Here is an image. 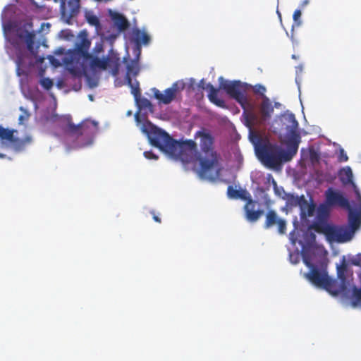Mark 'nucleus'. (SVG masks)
Returning <instances> with one entry per match:
<instances>
[{"label": "nucleus", "instance_id": "nucleus-26", "mask_svg": "<svg viewBox=\"0 0 361 361\" xmlns=\"http://www.w3.org/2000/svg\"><path fill=\"white\" fill-rule=\"evenodd\" d=\"M207 88L209 89L208 98L209 101L219 107L224 108L226 104L223 99L218 97V89L215 88L211 83L207 85Z\"/></svg>", "mask_w": 361, "mask_h": 361}, {"label": "nucleus", "instance_id": "nucleus-24", "mask_svg": "<svg viewBox=\"0 0 361 361\" xmlns=\"http://www.w3.org/2000/svg\"><path fill=\"white\" fill-rule=\"evenodd\" d=\"M340 178L341 182L346 184H352L357 195L360 197V194L357 190V186L353 181V170L350 166H345L341 170Z\"/></svg>", "mask_w": 361, "mask_h": 361}, {"label": "nucleus", "instance_id": "nucleus-30", "mask_svg": "<svg viewBox=\"0 0 361 361\" xmlns=\"http://www.w3.org/2000/svg\"><path fill=\"white\" fill-rule=\"evenodd\" d=\"M86 20L90 25L94 26L97 28L100 26V22L99 18H97V16L93 14L86 15Z\"/></svg>", "mask_w": 361, "mask_h": 361}, {"label": "nucleus", "instance_id": "nucleus-46", "mask_svg": "<svg viewBox=\"0 0 361 361\" xmlns=\"http://www.w3.org/2000/svg\"><path fill=\"white\" fill-rule=\"evenodd\" d=\"M277 13H278L279 16L281 18V13L278 10H277Z\"/></svg>", "mask_w": 361, "mask_h": 361}, {"label": "nucleus", "instance_id": "nucleus-15", "mask_svg": "<svg viewBox=\"0 0 361 361\" xmlns=\"http://www.w3.org/2000/svg\"><path fill=\"white\" fill-rule=\"evenodd\" d=\"M12 44L16 49V74L20 76L25 73L23 69L27 68V61L30 59V56L26 51L25 46L23 44H21L18 40L13 39Z\"/></svg>", "mask_w": 361, "mask_h": 361}, {"label": "nucleus", "instance_id": "nucleus-7", "mask_svg": "<svg viewBox=\"0 0 361 361\" xmlns=\"http://www.w3.org/2000/svg\"><path fill=\"white\" fill-rule=\"evenodd\" d=\"M250 107L251 108L250 111L246 109L243 113V116L245 118V125L250 129L255 126H260L263 125L271 118V114L274 111V107L270 99L267 97H264L260 104V116L253 111L251 106Z\"/></svg>", "mask_w": 361, "mask_h": 361}, {"label": "nucleus", "instance_id": "nucleus-8", "mask_svg": "<svg viewBox=\"0 0 361 361\" xmlns=\"http://www.w3.org/2000/svg\"><path fill=\"white\" fill-rule=\"evenodd\" d=\"M219 87L225 90L231 98L235 99L244 111L250 106L246 95L247 84L242 83L239 80H224L222 77L219 78Z\"/></svg>", "mask_w": 361, "mask_h": 361}, {"label": "nucleus", "instance_id": "nucleus-14", "mask_svg": "<svg viewBox=\"0 0 361 361\" xmlns=\"http://www.w3.org/2000/svg\"><path fill=\"white\" fill-rule=\"evenodd\" d=\"M184 87V83L177 81L173 83L171 87L165 90L164 93H161L159 90L154 88V97L159 103L169 104L176 98L177 93L183 90Z\"/></svg>", "mask_w": 361, "mask_h": 361}, {"label": "nucleus", "instance_id": "nucleus-18", "mask_svg": "<svg viewBox=\"0 0 361 361\" xmlns=\"http://www.w3.org/2000/svg\"><path fill=\"white\" fill-rule=\"evenodd\" d=\"M204 158L200 157V172L202 176H207L208 173L218 165V156L216 152L205 154Z\"/></svg>", "mask_w": 361, "mask_h": 361}, {"label": "nucleus", "instance_id": "nucleus-34", "mask_svg": "<svg viewBox=\"0 0 361 361\" xmlns=\"http://www.w3.org/2000/svg\"><path fill=\"white\" fill-rule=\"evenodd\" d=\"M290 260L293 264H297L299 262V252H290L289 255Z\"/></svg>", "mask_w": 361, "mask_h": 361}, {"label": "nucleus", "instance_id": "nucleus-39", "mask_svg": "<svg viewBox=\"0 0 361 361\" xmlns=\"http://www.w3.org/2000/svg\"><path fill=\"white\" fill-rule=\"evenodd\" d=\"M153 219L156 222L161 223V219L159 216H157V215H155L154 214H153Z\"/></svg>", "mask_w": 361, "mask_h": 361}, {"label": "nucleus", "instance_id": "nucleus-47", "mask_svg": "<svg viewBox=\"0 0 361 361\" xmlns=\"http://www.w3.org/2000/svg\"><path fill=\"white\" fill-rule=\"evenodd\" d=\"M317 175L319 174V172H318V171L317 172Z\"/></svg>", "mask_w": 361, "mask_h": 361}, {"label": "nucleus", "instance_id": "nucleus-28", "mask_svg": "<svg viewBox=\"0 0 361 361\" xmlns=\"http://www.w3.org/2000/svg\"><path fill=\"white\" fill-rule=\"evenodd\" d=\"M80 0H69L68 6H69V16L74 17L78 15L80 11Z\"/></svg>", "mask_w": 361, "mask_h": 361}, {"label": "nucleus", "instance_id": "nucleus-40", "mask_svg": "<svg viewBox=\"0 0 361 361\" xmlns=\"http://www.w3.org/2000/svg\"><path fill=\"white\" fill-rule=\"evenodd\" d=\"M204 80H202L200 81V82L199 86H200V87H202V89H204L205 87H204Z\"/></svg>", "mask_w": 361, "mask_h": 361}, {"label": "nucleus", "instance_id": "nucleus-41", "mask_svg": "<svg viewBox=\"0 0 361 361\" xmlns=\"http://www.w3.org/2000/svg\"><path fill=\"white\" fill-rule=\"evenodd\" d=\"M118 64L116 65V68L114 70V74L116 75L118 73Z\"/></svg>", "mask_w": 361, "mask_h": 361}, {"label": "nucleus", "instance_id": "nucleus-6", "mask_svg": "<svg viewBox=\"0 0 361 361\" xmlns=\"http://www.w3.org/2000/svg\"><path fill=\"white\" fill-rule=\"evenodd\" d=\"M227 195L230 199H240L246 201L244 206L246 219L250 222L257 221L263 214V210H255L256 202L252 199L250 194L243 189L236 190L232 185L227 188Z\"/></svg>", "mask_w": 361, "mask_h": 361}, {"label": "nucleus", "instance_id": "nucleus-38", "mask_svg": "<svg viewBox=\"0 0 361 361\" xmlns=\"http://www.w3.org/2000/svg\"><path fill=\"white\" fill-rule=\"evenodd\" d=\"M28 117H29V115H27V116L20 115L18 118L19 123L20 124L23 123L24 121L27 120L28 118Z\"/></svg>", "mask_w": 361, "mask_h": 361}, {"label": "nucleus", "instance_id": "nucleus-9", "mask_svg": "<svg viewBox=\"0 0 361 361\" xmlns=\"http://www.w3.org/2000/svg\"><path fill=\"white\" fill-rule=\"evenodd\" d=\"M97 128V124L95 121L87 120L78 125H75L71 121H68L66 131L68 135L75 137L78 140L75 147H81L87 144L82 141L90 140Z\"/></svg>", "mask_w": 361, "mask_h": 361}, {"label": "nucleus", "instance_id": "nucleus-5", "mask_svg": "<svg viewBox=\"0 0 361 361\" xmlns=\"http://www.w3.org/2000/svg\"><path fill=\"white\" fill-rule=\"evenodd\" d=\"M286 149L269 142H260L255 145L256 154L261 162L267 167L275 169L283 162L288 161L297 154L298 149L285 144Z\"/></svg>", "mask_w": 361, "mask_h": 361}, {"label": "nucleus", "instance_id": "nucleus-45", "mask_svg": "<svg viewBox=\"0 0 361 361\" xmlns=\"http://www.w3.org/2000/svg\"><path fill=\"white\" fill-rule=\"evenodd\" d=\"M61 6H62V7H63V8H64V6H65V2H64V1H62V5H61Z\"/></svg>", "mask_w": 361, "mask_h": 361}, {"label": "nucleus", "instance_id": "nucleus-33", "mask_svg": "<svg viewBox=\"0 0 361 361\" xmlns=\"http://www.w3.org/2000/svg\"><path fill=\"white\" fill-rule=\"evenodd\" d=\"M144 156L147 159H158V156L156 155L152 151H145L144 152Z\"/></svg>", "mask_w": 361, "mask_h": 361}, {"label": "nucleus", "instance_id": "nucleus-11", "mask_svg": "<svg viewBox=\"0 0 361 361\" xmlns=\"http://www.w3.org/2000/svg\"><path fill=\"white\" fill-rule=\"evenodd\" d=\"M133 41L136 45V57L127 65L126 80H128V77H131V75L137 76L138 75L140 69L139 59L141 54V45L147 44L150 41V37L146 32H142L139 29H135L133 31Z\"/></svg>", "mask_w": 361, "mask_h": 361}, {"label": "nucleus", "instance_id": "nucleus-16", "mask_svg": "<svg viewBox=\"0 0 361 361\" xmlns=\"http://www.w3.org/2000/svg\"><path fill=\"white\" fill-rule=\"evenodd\" d=\"M276 226L278 233L283 235L286 233V221L277 214L276 212L270 209L267 211L265 216V221L263 227L265 229H269Z\"/></svg>", "mask_w": 361, "mask_h": 361}, {"label": "nucleus", "instance_id": "nucleus-44", "mask_svg": "<svg viewBox=\"0 0 361 361\" xmlns=\"http://www.w3.org/2000/svg\"><path fill=\"white\" fill-rule=\"evenodd\" d=\"M6 157L5 154L0 153V158H4Z\"/></svg>", "mask_w": 361, "mask_h": 361}, {"label": "nucleus", "instance_id": "nucleus-22", "mask_svg": "<svg viewBox=\"0 0 361 361\" xmlns=\"http://www.w3.org/2000/svg\"><path fill=\"white\" fill-rule=\"evenodd\" d=\"M16 35L19 39L25 42L27 50L32 53L34 51L35 33L33 31L30 32L25 29L19 28L17 30Z\"/></svg>", "mask_w": 361, "mask_h": 361}, {"label": "nucleus", "instance_id": "nucleus-37", "mask_svg": "<svg viewBox=\"0 0 361 361\" xmlns=\"http://www.w3.org/2000/svg\"><path fill=\"white\" fill-rule=\"evenodd\" d=\"M340 154H341V157H343L345 161H348V157L345 153L343 148H342L341 147H340Z\"/></svg>", "mask_w": 361, "mask_h": 361}, {"label": "nucleus", "instance_id": "nucleus-42", "mask_svg": "<svg viewBox=\"0 0 361 361\" xmlns=\"http://www.w3.org/2000/svg\"><path fill=\"white\" fill-rule=\"evenodd\" d=\"M309 3V0H304L302 2V6H306Z\"/></svg>", "mask_w": 361, "mask_h": 361}, {"label": "nucleus", "instance_id": "nucleus-25", "mask_svg": "<svg viewBox=\"0 0 361 361\" xmlns=\"http://www.w3.org/2000/svg\"><path fill=\"white\" fill-rule=\"evenodd\" d=\"M111 17L114 25L119 31H124L129 27L130 23L128 20L122 14L117 12H113L111 13Z\"/></svg>", "mask_w": 361, "mask_h": 361}, {"label": "nucleus", "instance_id": "nucleus-27", "mask_svg": "<svg viewBox=\"0 0 361 361\" xmlns=\"http://www.w3.org/2000/svg\"><path fill=\"white\" fill-rule=\"evenodd\" d=\"M126 81L131 88V93L134 96L135 100H137V98L141 96L138 81L135 80V83H133L131 77H128V80H126Z\"/></svg>", "mask_w": 361, "mask_h": 361}, {"label": "nucleus", "instance_id": "nucleus-20", "mask_svg": "<svg viewBox=\"0 0 361 361\" xmlns=\"http://www.w3.org/2000/svg\"><path fill=\"white\" fill-rule=\"evenodd\" d=\"M348 233H352V238L355 232L360 229L361 226V211L359 209H353L350 207L348 209Z\"/></svg>", "mask_w": 361, "mask_h": 361}, {"label": "nucleus", "instance_id": "nucleus-21", "mask_svg": "<svg viewBox=\"0 0 361 361\" xmlns=\"http://www.w3.org/2000/svg\"><path fill=\"white\" fill-rule=\"evenodd\" d=\"M331 206L325 202L317 207V233L322 226L329 224L328 218L330 215Z\"/></svg>", "mask_w": 361, "mask_h": 361}, {"label": "nucleus", "instance_id": "nucleus-10", "mask_svg": "<svg viewBox=\"0 0 361 361\" xmlns=\"http://www.w3.org/2000/svg\"><path fill=\"white\" fill-rule=\"evenodd\" d=\"M281 122L286 130L284 143L289 144L294 149L297 148L298 149L301 137L298 122L295 115L292 113L284 114L281 117Z\"/></svg>", "mask_w": 361, "mask_h": 361}, {"label": "nucleus", "instance_id": "nucleus-2", "mask_svg": "<svg viewBox=\"0 0 361 361\" xmlns=\"http://www.w3.org/2000/svg\"><path fill=\"white\" fill-rule=\"evenodd\" d=\"M337 278L317 269V294L326 291L346 309L361 310V288H357L346 277L348 263L345 255L336 264Z\"/></svg>", "mask_w": 361, "mask_h": 361}, {"label": "nucleus", "instance_id": "nucleus-4", "mask_svg": "<svg viewBox=\"0 0 361 361\" xmlns=\"http://www.w3.org/2000/svg\"><path fill=\"white\" fill-rule=\"evenodd\" d=\"M91 42L85 32H80L75 47L69 50L68 56L63 59L67 65L81 71H85L89 67L94 69L99 68L106 70L109 66V58L99 59L89 53Z\"/></svg>", "mask_w": 361, "mask_h": 361}, {"label": "nucleus", "instance_id": "nucleus-23", "mask_svg": "<svg viewBox=\"0 0 361 361\" xmlns=\"http://www.w3.org/2000/svg\"><path fill=\"white\" fill-rule=\"evenodd\" d=\"M197 135L200 137V145L202 151L204 154H211V152H215L213 149V137L208 133L198 131Z\"/></svg>", "mask_w": 361, "mask_h": 361}, {"label": "nucleus", "instance_id": "nucleus-1", "mask_svg": "<svg viewBox=\"0 0 361 361\" xmlns=\"http://www.w3.org/2000/svg\"><path fill=\"white\" fill-rule=\"evenodd\" d=\"M285 199L291 207H299L300 213V231L302 238L298 241L301 245L300 255L304 264L308 269L300 271L302 276L316 286V203L311 198L310 203L302 195L286 194Z\"/></svg>", "mask_w": 361, "mask_h": 361}, {"label": "nucleus", "instance_id": "nucleus-32", "mask_svg": "<svg viewBox=\"0 0 361 361\" xmlns=\"http://www.w3.org/2000/svg\"><path fill=\"white\" fill-rule=\"evenodd\" d=\"M40 85L47 90L51 89L53 86V81L49 78H44L40 80Z\"/></svg>", "mask_w": 361, "mask_h": 361}, {"label": "nucleus", "instance_id": "nucleus-36", "mask_svg": "<svg viewBox=\"0 0 361 361\" xmlns=\"http://www.w3.org/2000/svg\"><path fill=\"white\" fill-rule=\"evenodd\" d=\"M301 16V12L300 10H295L293 13V19L295 21H297Z\"/></svg>", "mask_w": 361, "mask_h": 361}, {"label": "nucleus", "instance_id": "nucleus-13", "mask_svg": "<svg viewBox=\"0 0 361 361\" xmlns=\"http://www.w3.org/2000/svg\"><path fill=\"white\" fill-rule=\"evenodd\" d=\"M317 233L323 234L329 243H345L353 239L352 233H348L347 228L337 227L331 224L322 226Z\"/></svg>", "mask_w": 361, "mask_h": 361}, {"label": "nucleus", "instance_id": "nucleus-3", "mask_svg": "<svg viewBox=\"0 0 361 361\" xmlns=\"http://www.w3.org/2000/svg\"><path fill=\"white\" fill-rule=\"evenodd\" d=\"M140 129L147 135L152 146L159 148L169 157L180 160L185 164L194 161L197 152L195 141L192 140L183 142L176 141L166 132L148 121L142 124Z\"/></svg>", "mask_w": 361, "mask_h": 361}, {"label": "nucleus", "instance_id": "nucleus-35", "mask_svg": "<svg viewBox=\"0 0 361 361\" xmlns=\"http://www.w3.org/2000/svg\"><path fill=\"white\" fill-rule=\"evenodd\" d=\"M289 240L293 245H295L298 241L297 236L295 235V231H291L289 233Z\"/></svg>", "mask_w": 361, "mask_h": 361}, {"label": "nucleus", "instance_id": "nucleus-29", "mask_svg": "<svg viewBox=\"0 0 361 361\" xmlns=\"http://www.w3.org/2000/svg\"><path fill=\"white\" fill-rule=\"evenodd\" d=\"M137 104L138 105L140 109H152V104L150 101L145 98L142 97L141 96L137 98V100H135Z\"/></svg>", "mask_w": 361, "mask_h": 361}, {"label": "nucleus", "instance_id": "nucleus-17", "mask_svg": "<svg viewBox=\"0 0 361 361\" xmlns=\"http://www.w3.org/2000/svg\"><path fill=\"white\" fill-rule=\"evenodd\" d=\"M326 202L331 207L336 204L346 209L351 207L348 199L341 192L332 188H329L326 192Z\"/></svg>", "mask_w": 361, "mask_h": 361}, {"label": "nucleus", "instance_id": "nucleus-19", "mask_svg": "<svg viewBox=\"0 0 361 361\" xmlns=\"http://www.w3.org/2000/svg\"><path fill=\"white\" fill-rule=\"evenodd\" d=\"M300 163L305 169H314L316 165V149L311 147L307 149H302Z\"/></svg>", "mask_w": 361, "mask_h": 361}, {"label": "nucleus", "instance_id": "nucleus-43", "mask_svg": "<svg viewBox=\"0 0 361 361\" xmlns=\"http://www.w3.org/2000/svg\"><path fill=\"white\" fill-rule=\"evenodd\" d=\"M135 119H136V121H139V116H138V113H137V114H135Z\"/></svg>", "mask_w": 361, "mask_h": 361}, {"label": "nucleus", "instance_id": "nucleus-31", "mask_svg": "<svg viewBox=\"0 0 361 361\" xmlns=\"http://www.w3.org/2000/svg\"><path fill=\"white\" fill-rule=\"evenodd\" d=\"M253 92L256 94H259L262 97V99H264V97H267L265 95V92L267 91L266 87L260 84H257L255 86L252 87Z\"/></svg>", "mask_w": 361, "mask_h": 361}, {"label": "nucleus", "instance_id": "nucleus-12", "mask_svg": "<svg viewBox=\"0 0 361 361\" xmlns=\"http://www.w3.org/2000/svg\"><path fill=\"white\" fill-rule=\"evenodd\" d=\"M17 130L6 128L0 125V140L3 144L10 145L16 152L25 150L27 146L32 142V137L26 135L20 139L15 136Z\"/></svg>", "mask_w": 361, "mask_h": 361}]
</instances>
